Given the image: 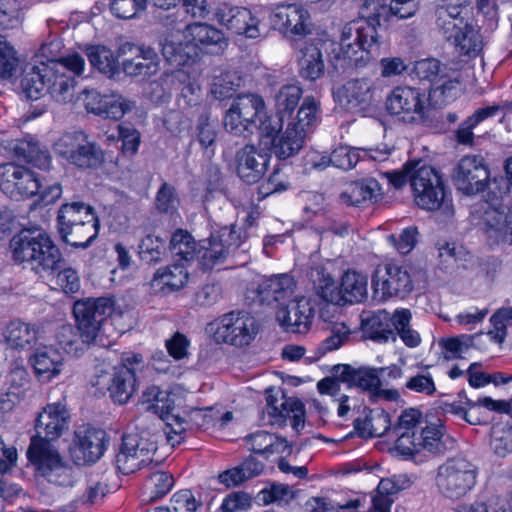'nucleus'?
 Returning a JSON list of instances; mask_svg holds the SVG:
<instances>
[{"instance_id":"nucleus-1","label":"nucleus","mask_w":512,"mask_h":512,"mask_svg":"<svg viewBox=\"0 0 512 512\" xmlns=\"http://www.w3.org/2000/svg\"><path fill=\"white\" fill-rule=\"evenodd\" d=\"M345 31L346 25L342 29L339 44L322 38H313L304 42L297 59L300 78L315 82L324 76L326 68L328 73L334 76L368 65L354 60L360 56V45L353 34L346 37Z\"/></svg>"},{"instance_id":"nucleus-2","label":"nucleus","mask_w":512,"mask_h":512,"mask_svg":"<svg viewBox=\"0 0 512 512\" xmlns=\"http://www.w3.org/2000/svg\"><path fill=\"white\" fill-rule=\"evenodd\" d=\"M416 12L414 3L401 4V1L386 4L384 0H365L359 10V17L346 23L345 36L352 34L360 45V56L355 58L360 64H370L380 55L381 42L378 27L390 25L394 18L407 19Z\"/></svg>"},{"instance_id":"nucleus-3","label":"nucleus","mask_w":512,"mask_h":512,"mask_svg":"<svg viewBox=\"0 0 512 512\" xmlns=\"http://www.w3.org/2000/svg\"><path fill=\"white\" fill-rule=\"evenodd\" d=\"M436 25L459 55L476 58L482 51V36L472 25L468 0H443L435 10Z\"/></svg>"},{"instance_id":"nucleus-4","label":"nucleus","mask_w":512,"mask_h":512,"mask_svg":"<svg viewBox=\"0 0 512 512\" xmlns=\"http://www.w3.org/2000/svg\"><path fill=\"white\" fill-rule=\"evenodd\" d=\"M183 37L184 47L170 45L163 48V55L170 64L185 66L205 55L220 56L229 44L222 30L201 22L187 24L183 29Z\"/></svg>"},{"instance_id":"nucleus-5","label":"nucleus","mask_w":512,"mask_h":512,"mask_svg":"<svg viewBox=\"0 0 512 512\" xmlns=\"http://www.w3.org/2000/svg\"><path fill=\"white\" fill-rule=\"evenodd\" d=\"M26 454L38 477L57 487L74 486L76 474L73 467L51 443L42 438H32Z\"/></svg>"},{"instance_id":"nucleus-6","label":"nucleus","mask_w":512,"mask_h":512,"mask_svg":"<svg viewBox=\"0 0 512 512\" xmlns=\"http://www.w3.org/2000/svg\"><path fill=\"white\" fill-rule=\"evenodd\" d=\"M385 108L390 116L404 124L425 125L430 121L429 97L418 87H394L386 98Z\"/></svg>"},{"instance_id":"nucleus-7","label":"nucleus","mask_w":512,"mask_h":512,"mask_svg":"<svg viewBox=\"0 0 512 512\" xmlns=\"http://www.w3.org/2000/svg\"><path fill=\"white\" fill-rule=\"evenodd\" d=\"M112 297L85 298L73 305L76 327L84 343H102V329L109 316L116 319ZM121 316V313H119Z\"/></svg>"},{"instance_id":"nucleus-8","label":"nucleus","mask_w":512,"mask_h":512,"mask_svg":"<svg viewBox=\"0 0 512 512\" xmlns=\"http://www.w3.org/2000/svg\"><path fill=\"white\" fill-rule=\"evenodd\" d=\"M85 67V60L79 54L51 60L44 65L46 91L58 103H69L75 94L76 77Z\"/></svg>"},{"instance_id":"nucleus-9","label":"nucleus","mask_w":512,"mask_h":512,"mask_svg":"<svg viewBox=\"0 0 512 512\" xmlns=\"http://www.w3.org/2000/svg\"><path fill=\"white\" fill-rule=\"evenodd\" d=\"M247 238L245 226H220L200 242L195 258L203 271L222 265L228 254L240 247Z\"/></svg>"},{"instance_id":"nucleus-10","label":"nucleus","mask_w":512,"mask_h":512,"mask_svg":"<svg viewBox=\"0 0 512 512\" xmlns=\"http://www.w3.org/2000/svg\"><path fill=\"white\" fill-rule=\"evenodd\" d=\"M415 203L422 209L435 211L451 204V194L443 174L431 165H419L410 177Z\"/></svg>"},{"instance_id":"nucleus-11","label":"nucleus","mask_w":512,"mask_h":512,"mask_svg":"<svg viewBox=\"0 0 512 512\" xmlns=\"http://www.w3.org/2000/svg\"><path fill=\"white\" fill-rule=\"evenodd\" d=\"M259 323L245 311L226 313L211 323L214 340L236 348L249 346L259 333Z\"/></svg>"},{"instance_id":"nucleus-12","label":"nucleus","mask_w":512,"mask_h":512,"mask_svg":"<svg viewBox=\"0 0 512 512\" xmlns=\"http://www.w3.org/2000/svg\"><path fill=\"white\" fill-rule=\"evenodd\" d=\"M477 471L474 465L462 457L450 458L437 469L435 485L441 495L459 499L476 484Z\"/></svg>"},{"instance_id":"nucleus-13","label":"nucleus","mask_w":512,"mask_h":512,"mask_svg":"<svg viewBox=\"0 0 512 512\" xmlns=\"http://www.w3.org/2000/svg\"><path fill=\"white\" fill-rule=\"evenodd\" d=\"M456 189L466 196H474L493 189L490 169L481 155L463 156L453 172Z\"/></svg>"},{"instance_id":"nucleus-14","label":"nucleus","mask_w":512,"mask_h":512,"mask_svg":"<svg viewBox=\"0 0 512 512\" xmlns=\"http://www.w3.org/2000/svg\"><path fill=\"white\" fill-rule=\"evenodd\" d=\"M315 271L317 275L322 273V279H319L318 288L325 300L336 304H354L366 299L368 285L366 275L355 270H347L342 276L339 290L335 291L332 276L324 274L322 269L317 268Z\"/></svg>"},{"instance_id":"nucleus-15","label":"nucleus","mask_w":512,"mask_h":512,"mask_svg":"<svg viewBox=\"0 0 512 512\" xmlns=\"http://www.w3.org/2000/svg\"><path fill=\"white\" fill-rule=\"evenodd\" d=\"M55 153L81 169H95L103 162L101 148L82 132L62 136L54 144Z\"/></svg>"},{"instance_id":"nucleus-16","label":"nucleus","mask_w":512,"mask_h":512,"mask_svg":"<svg viewBox=\"0 0 512 512\" xmlns=\"http://www.w3.org/2000/svg\"><path fill=\"white\" fill-rule=\"evenodd\" d=\"M283 125L281 120L271 118L260 123L261 142L278 160H286L298 154L306 139L304 135L288 125L282 132Z\"/></svg>"},{"instance_id":"nucleus-17","label":"nucleus","mask_w":512,"mask_h":512,"mask_svg":"<svg viewBox=\"0 0 512 512\" xmlns=\"http://www.w3.org/2000/svg\"><path fill=\"white\" fill-rule=\"evenodd\" d=\"M414 288L410 273L394 263L378 265L372 276L373 295L377 300L386 301L392 297L404 298Z\"/></svg>"},{"instance_id":"nucleus-18","label":"nucleus","mask_w":512,"mask_h":512,"mask_svg":"<svg viewBox=\"0 0 512 512\" xmlns=\"http://www.w3.org/2000/svg\"><path fill=\"white\" fill-rule=\"evenodd\" d=\"M107 434L103 429L81 426L74 432L69 447L70 456L76 465H88L97 462L107 448Z\"/></svg>"},{"instance_id":"nucleus-19","label":"nucleus","mask_w":512,"mask_h":512,"mask_svg":"<svg viewBox=\"0 0 512 512\" xmlns=\"http://www.w3.org/2000/svg\"><path fill=\"white\" fill-rule=\"evenodd\" d=\"M271 27L286 37L303 38L310 32V13L296 3L278 4L269 16Z\"/></svg>"},{"instance_id":"nucleus-20","label":"nucleus","mask_w":512,"mask_h":512,"mask_svg":"<svg viewBox=\"0 0 512 512\" xmlns=\"http://www.w3.org/2000/svg\"><path fill=\"white\" fill-rule=\"evenodd\" d=\"M51 237L35 227H23L10 240L12 257L16 262H27L36 270L41 249L47 248Z\"/></svg>"},{"instance_id":"nucleus-21","label":"nucleus","mask_w":512,"mask_h":512,"mask_svg":"<svg viewBox=\"0 0 512 512\" xmlns=\"http://www.w3.org/2000/svg\"><path fill=\"white\" fill-rule=\"evenodd\" d=\"M127 380L128 366L122 362L111 371L96 368L90 382L96 394L100 396L109 393L114 403L123 405L128 401Z\"/></svg>"},{"instance_id":"nucleus-22","label":"nucleus","mask_w":512,"mask_h":512,"mask_svg":"<svg viewBox=\"0 0 512 512\" xmlns=\"http://www.w3.org/2000/svg\"><path fill=\"white\" fill-rule=\"evenodd\" d=\"M314 315L312 301L306 297H299L289 301L287 306L281 307L276 313V319L286 332L303 334L311 328Z\"/></svg>"},{"instance_id":"nucleus-23","label":"nucleus","mask_w":512,"mask_h":512,"mask_svg":"<svg viewBox=\"0 0 512 512\" xmlns=\"http://www.w3.org/2000/svg\"><path fill=\"white\" fill-rule=\"evenodd\" d=\"M271 154L247 144L236 152V172L248 185L258 183L268 169Z\"/></svg>"},{"instance_id":"nucleus-24","label":"nucleus","mask_w":512,"mask_h":512,"mask_svg":"<svg viewBox=\"0 0 512 512\" xmlns=\"http://www.w3.org/2000/svg\"><path fill=\"white\" fill-rule=\"evenodd\" d=\"M219 22L232 33L256 39L265 33L260 19L246 7H225L219 9Z\"/></svg>"},{"instance_id":"nucleus-25","label":"nucleus","mask_w":512,"mask_h":512,"mask_svg":"<svg viewBox=\"0 0 512 512\" xmlns=\"http://www.w3.org/2000/svg\"><path fill=\"white\" fill-rule=\"evenodd\" d=\"M267 414L272 425L283 426L287 420L295 431H300L305 426V407L296 398H287L277 404V399L267 395Z\"/></svg>"},{"instance_id":"nucleus-26","label":"nucleus","mask_w":512,"mask_h":512,"mask_svg":"<svg viewBox=\"0 0 512 512\" xmlns=\"http://www.w3.org/2000/svg\"><path fill=\"white\" fill-rule=\"evenodd\" d=\"M69 413L66 406L60 402L48 404L36 420L37 436L50 441L58 439L68 429Z\"/></svg>"},{"instance_id":"nucleus-27","label":"nucleus","mask_w":512,"mask_h":512,"mask_svg":"<svg viewBox=\"0 0 512 512\" xmlns=\"http://www.w3.org/2000/svg\"><path fill=\"white\" fill-rule=\"evenodd\" d=\"M423 414L420 410L409 408L402 412L395 427L397 434L396 449L404 456H413L415 446L413 441L425 424Z\"/></svg>"},{"instance_id":"nucleus-28","label":"nucleus","mask_w":512,"mask_h":512,"mask_svg":"<svg viewBox=\"0 0 512 512\" xmlns=\"http://www.w3.org/2000/svg\"><path fill=\"white\" fill-rule=\"evenodd\" d=\"M384 191L380 183L372 177L350 182L341 199L349 206L367 207L383 199Z\"/></svg>"},{"instance_id":"nucleus-29","label":"nucleus","mask_w":512,"mask_h":512,"mask_svg":"<svg viewBox=\"0 0 512 512\" xmlns=\"http://www.w3.org/2000/svg\"><path fill=\"white\" fill-rule=\"evenodd\" d=\"M296 288L294 279L288 274L262 277L258 281L257 295L262 302H285L291 298Z\"/></svg>"},{"instance_id":"nucleus-30","label":"nucleus","mask_w":512,"mask_h":512,"mask_svg":"<svg viewBox=\"0 0 512 512\" xmlns=\"http://www.w3.org/2000/svg\"><path fill=\"white\" fill-rule=\"evenodd\" d=\"M172 84L176 90H179V105L183 108H195L196 112H202L208 109L202 103L201 87L197 80L184 70H177L173 73Z\"/></svg>"},{"instance_id":"nucleus-31","label":"nucleus","mask_w":512,"mask_h":512,"mask_svg":"<svg viewBox=\"0 0 512 512\" xmlns=\"http://www.w3.org/2000/svg\"><path fill=\"white\" fill-rule=\"evenodd\" d=\"M63 360V355L58 349L44 346L38 348L29 361L38 378L42 381H49L61 372Z\"/></svg>"},{"instance_id":"nucleus-32","label":"nucleus","mask_w":512,"mask_h":512,"mask_svg":"<svg viewBox=\"0 0 512 512\" xmlns=\"http://www.w3.org/2000/svg\"><path fill=\"white\" fill-rule=\"evenodd\" d=\"M248 448L257 454L269 458L272 455H289L291 446L285 438L268 433L257 431L245 438Z\"/></svg>"},{"instance_id":"nucleus-33","label":"nucleus","mask_w":512,"mask_h":512,"mask_svg":"<svg viewBox=\"0 0 512 512\" xmlns=\"http://www.w3.org/2000/svg\"><path fill=\"white\" fill-rule=\"evenodd\" d=\"M231 105L241 113L244 122L248 123L253 131L260 132V123L267 117L262 96L255 93L239 94Z\"/></svg>"},{"instance_id":"nucleus-34","label":"nucleus","mask_w":512,"mask_h":512,"mask_svg":"<svg viewBox=\"0 0 512 512\" xmlns=\"http://www.w3.org/2000/svg\"><path fill=\"white\" fill-rule=\"evenodd\" d=\"M391 427L389 414L383 408L365 409L364 416L354 421V428L362 437H381Z\"/></svg>"},{"instance_id":"nucleus-35","label":"nucleus","mask_w":512,"mask_h":512,"mask_svg":"<svg viewBox=\"0 0 512 512\" xmlns=\"http://www.w3.org/2000/svg\"><path fill=\"white\" fill-rule=\"evenodd\" d=\"M142 404L147 405L146 409L158 415L162 420L167 421L168 425L171 418L179 421V416H176L174 411V399L172 394L168 391L161 390L158 386L152 385L147 387L141 398Z\"/></svg>"},{"instance_id":"nucleus-36","label":"nucleus","mask_w":512,"mask_h":512,"mask_svg":"<svg viewBox=\"0 0 512 512\" xmlns=\"http://www.w3.org/2000/svg\"><path fill=\"white\" fill-rule=\"evenodd\" d=\"M320 112V103L313 96H306L297 108L296 114L286 120L287 125L307 137V134L315 129Z\"/></svg>"},{"instance_id":"nucleus-37","label":"nucleus","mask_w":512,"mask_h":512,"mask_svg":"<svg viewBox=\"0 0 512 512\" xmlns=\"http://www.w3.org/2000/svg\"><path fill=\"white\" fill-rule=\"evenodd\" d=\"M189 274L184 263H175L159 269L152 279V287L162 293L182 289L188 282Z\"/></svg>"},{"instance_id":"nucleus-38","label":"nucleus","mask_w":512,"mask_h":512,"mask_svg":"<svg viewBox=\"0 0 512 512\" xmlns=\"http://www.w3.org/2000/svg\"><path fill=\"white\" fill-rule=\"evenodd\" d=\"M302 98L303 89L299 85H283L274 98L275 116H267L266 119L281 120V123H284L288 118H292Z\"/></svg>"},{"instance_id":"nucleus-39","label":"nucleus","mask_w":512,"mask_h":512,"mask_svg":"<svg viewBox=\"0 0 512 512\" xmlns=\"http://www.w3.org/2000/svg\"><path fill=\"white\" fill-rule=\"evenodd\" d=\"M362 331L366 338L379 343L395 341L396 334L390 326L389 312L378 310L362 320Z\"/></svg>"},{"instance_id":"nucleus-40","label":"nucleus","mask_w":512,"mask_h":512,"mask_svg":"<svg viewBox=\"0 0 512 512\" xmlns=\"http://www.w3.org/2000/svg\"><path fill=\"white\" fill-rule=\"evenodd\" d=\"M465 404L468 405L466 422L471 425H479L488 421V412H507L509 404L503 400H494L491 397H479L472 401L465 397Z\"/></svg>"},{"instance_id":"nucleus-41","label":"nucleus","mask_w":512,"mask_h":512,"mask_svg":"<svg viewBox=\"0 0 512 512\" xmlns=\"http://www.w3.org/2000/svg\"><path fill=\"white\" fill-rule=\"evenodd\" d=\"M3 336L8 347L23 350L36 341L37 330L31 324L13 320L6 326Z\"/></svg>"},{"instance_id":"nucleus-42","label":"nucleus","mask_w":512,"mask_h":512,"mask_svg":"<svg viewBox=\"0 0 512 512\" xmlns=\"http://www.w3.org/2000/svg\"><path fill=\"white\" fill-rule=\"evenodd\" d=\"M58 224H98L95 209L84 202L66 203L61 206L57 216Z\"/></svg>"},{"instance_id":"nucleus-43","label":"nucleus","mask_w":512,"mask_h":512,"mask_svg":"<svg viewBox=\"0 0 512 512\" xmlns=\"http://www.w3.org/2000/svg\"><path fill=\"white\" fill-rule=\"evenodd\" d=\"M14 151L19 158L41 170L50 168L51 157L48 151L42 149L39 143L32 138L17 141Z\"/></svg>"},{"instance_id":"nucleus-44","label":"nucleus","mask_w":512,"mask_h":512,"mask_svg":"<svg viewBox=\"0 0 512 512\" xmlns=\"http://www.w3.org/2000/svg\"><path fill=\"white\" fill-rule=\"evenodd\" d=\"M88 58L92 66L111 79L122 73L121 65L114 53L107 47L97 45L88 50Z\"/></svg>"},{"instance_id":"nucleus-45","label":"nucleus","mask_w":512,"mask_h":512,"mask_svg":"<svg viewBox=\"0 0 512 512\" xmlns=\"http://www.w3.org/2000/svg\"><path fill=\"white\" fill-rule=\"evenodd\" d=\"M343 91L347 99V104L353 107H359L360 109L370 105L373 99L372 84L368 78L349 80L343 86Z\"/></svg>"},{"instance_id":"nucleus-46","label":"nucleus","mask_w":512,"mask_h":512,"mask_svg":"<svg viewBox=\"0 0 512 512\" xmlns=\"http://www.w3.org/2000/svg\"><path fill=\"white\" fill-rule=\"evenodd\" d=\"M482 333L473 335L462 334L455 337L443 338L439 341L444 358L447 360L462 358L470 349L476 347V341Z\"/></svg>"},{"instance_id":"nucleus-47","label":"nucleus","mask_w":512,"mask_h":512,"mask_svg":"<svg viewBox=\"0 0 512 512\" xmlns=\"http://www.w3.org/2000/svg\"><path fill=\"white\" fill-rule=\"evenodd\" d=\"M460 81L451 78L448 73H444L439 83L429 87L427 96L429 102H434L436 106H445L454 101L459 94Z\"/></svg>"},{"instance_id":"nucleus-48","label":"nucleus","mask_w":512,"mask_h":512,"mask_svg":"<svg viewBox=\"0 0 512 512\" xmlns=\"http://www.w3.org/2000/svg\"><path fill=\"white\" fill-rule=\"evenodd\" d=\"M446 66L436 58H425L416 61L411 69V77L420 82H428L429 87L436 85L445 73Z\"/></svg>"},{"instance_id":"nucleus-49","label":"nucleus","mask_w":512,"mask_h":512,"mask_svg":"<svg viewBox=\"0 0 512 512\" xmlns=\"http://www.w3.org/2000/svg\"><path fill=\"white\" fill-rule=\"evenodd\" d=\"M174 480L171 474L164 471L152 473L144 482L143 501H156L165 496L173 487Z\"/></svg>"},{"instance_id":"nucleus-50","label":"nucleus","mask_w":512,"mask_h":512,"mask_svg":"<svg viewBox=\"0 0 512 512\" xmlns=\"http://www.w3.org/2000/svg\"><path fill=\"white\" fill-rule=\"evenodd\" d=\"M343 381L351 386L358 387L362 390L372 392L373 394L380 388L381 381L376 369L363 368L351 369L346 367L342 375Z\"/></svg>"},{"instance_id":"nucleus-51","label":"nucleus","mask_w":512,"mask_h":512,"mask_svg":"<svg viewBox=\"0 0 512 512\" xmlns=\"http://www.w3.org/2000/svg\"><path fill=\"white\" fill-rule=\"evenodd\" d=\"M154 207L159 214L179 216L180 198L176 187L164 181L156 192Z\"/></svg>"},{"instance_id":"nucleus-52","label":"nucleus","mask_w":512,"mask_h":512,"mask_svg":"<svg viewBox=\"0 0 512 512\" xmlns=\"http://www.w3.org/2000/svg\"><path fill=\"white\" fill-rule=\"evenodd\" d=\"M158 69L159 58L151 48L141 49V56L130 59V77L146 80L155 75Z\"/></svg>"},{"instance_id":"nucleus-53","label":"nucleus","mask_w":512,"mask_h":512,"mask_svg":"<svg viewBox=\"0 0 512 512\" xmlns=\"http://www.w3.org/2000/svg\"><path fill=\"white\" fill-rule=\"evenodd\" d=\"M437 250L440 263L446 267L461 264L464 268H468V263L473 259V256L462 245H457L454 242H438Z\"/></svg>"},{"instance_id":"nucleus-54","label":"nucleus","mask_w":512,"mask_h":512,"mask_svg":"<svg viewBox=\"0 0 512 512\" xmlns=\"http://www.w3.org/2000/svg\"><path fill=\"white\" fill-rule=\"evenodd\" d=\"M295 498V491L287 484L270 483L262 488L257 499L264 505L276 504L284 506L289 504Z\"/></svg>"},{"instance_id":"nucleus-55","label":"nucleus","mask_w":512,"mask_h":512,"mask_svg":"<svg viewBox=\"0 0 512 512\" xmlns=\"http://www.w3.org/2000/svg\"><path fill=\"white\" fill-rule=\"evenodd\" d=\"M443 437V427L436 424L423 425L420 432L414 438L413 446H415V454L421 450H427L435 453L440 450L441 439Z\"/></svg>"},{"instance_id":"nucleus-56","label":"nucleus","mask_w":512,"mask_h":512,"mask_svg":"<svg viewBox=\"0 0 512 512\" xmlns=\"http://www.w3.org/2000/svg\"><path fill=\"white\" fill-rule=\"evenodd\" d=\"M170 251L180 257V263L186 264L196 253V242L192 235L184 229H177L171 236Z\"/></svg>"},{"instance_id":"nucleus-57","label":"nucleus","mask_w":512,"mask_h":512,"mask_svg":"<svg viewBox=\"0 0 512 512\" xmlns=\"http://www.w3.org/2000/svg\"><path fill=\"white\" fill-rule=\"evenodd\" d=\"M44 63L34 66L26 71L21 79V88L28 99H38L46 89V76L44 75Z\"/></svg>"},{"instance_id":"nucleus-58","label":"nucleus","mask_w":512,"mask_h":512,"mask_svg":"<svg viewBox=\"0 0 512 512\" xmlns=\"http://www.w3.org/2000/svg\"><path fill=\"white\" fill-rule=\"evenodd\" d=\"M291 187L289 177L276 166L269 177L260 183L257 188L258 200H263L273 194L282 193Z\"/></svg>"},{"instance_id":"nucleus-59","label":"nucleus","mask_w":512,"mask_h":512,"mask_svg":"<svg viewBox=\"0 0 512 512\" xmlns=\"http://www.w3.org/2000/svg\"><path fill=\"white\" fill-rule=\"evenodd\" d=\"M363 150L346 145L336 147L329 156L330 165L342 170H351L361 159L360 153Z\"/></svg>"},{"instance_id":"nucleus-60","label":"nucleus","mask_w":512,"mask_h":512,"mask_svg":"<svg viewBox=\"0 0 512 512\" xmlns=\"http://www.w3.org/2000/svg\"><path fill=\"white\" fill-rule=\"evenodd\" d=\"M223 125L225 130L234 136L248 138L254 133L250 125L244 122L241 113L232 105L224 115Z\"/></svg>"},{"instance_id":"nucleus-61","label":"nucleus","mask_w":512,"mask_h":512,"mask_svg":"<svg viewBox=\"0 0 512 512\" xmlns=\"http://www.w3.org/2000/svg\"><path fill=\"white\" fill-rule=\"evenodd\" d=\"M47 248H43L39 254V261L37 264V272L40 271H54L61 267L64 258L60 249L50 238L46 244Z\"/></svg>"},{"instance_id":"nucleus-62","label":"nucleus","mask_w":512,"mask_h":512,"mask_svg":"<svg viewBox=\"0 0 512 512\" xmlns=\"http://www.w3.org/2000/svg\"><path fill=\"white\" fill-rule=\"evenodd\" d=\"M196 132L197 140L203 149L207 150L215 144L217 133L210 122L209 109H203L202 112L198 113Z\"/></svg>"},{"instance_id":"nucleus-63","label":"nucleus","mask_w":512,"mask_h":512,"mask_svg":"<svg viewBox=\"0 0 512 512\" xmlns=\"http://www.w3.org/2000/svg\"><path fill=\"white\" fill-rule=\"evenodd\" d=\"M394 490L395 487L391 480H381L377 487V493L372 498V507L370 508V512H390L393 502L390 495Z\"/></svg>"},{"instance_id":"nucleus-64","label":"nucleus","mask_w":512,"mask_h":512,"mask_svg":"<svg viewBox=\"0 0 512 512\" xmlns=\"http://www.w3.org/2000/svg\"><path fill=\"white\" fill-rule=\"evenodd\" d=\"M503 168L505 177L500 176L492 179L493 189L489 192L491 200L502 199L512 187V155L505 159Z\"/></svg>"}]
</instances>
